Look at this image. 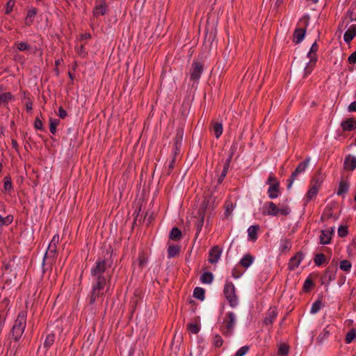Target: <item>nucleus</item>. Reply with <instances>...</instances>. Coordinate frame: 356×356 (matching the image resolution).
<instances>
[{"instance_id":"nucleus-1","label":"nucleus","mask_w":356,"mask_h":356,"mask_svg":"<svg viewBox=\"0 0 356 356\" xmlns=\"http://www.w3.org/2000/svg\"><path fill=\"white\" fill-rule=\"evenodd\" d=\"M108 266L103 259L97 260L91 268L92 289L89 295L90 305L103 302L104 297L110 293L111 275L108 274Z\"/></svg>"},{"instance_id":"nucleus-2","label":"nucleus","mask_w":356,"mask_h":356,"mask_svg":"<svg viewBox=\"0 0 356 356\" xmlns=\"http://www.w3.org/2000/svg\"><path fill=\"white\" fill-rule=\"evenodd\" d=\"M291 213L290 207L286 204L276 205L273 202H266L262 207V213L264 216H286Z\"/></svg>"},{"instance_id":"nucleus-3","label":"nucleus","mask_w":356,"mask_h":356,"mask_svg":"<svg viewBox=\"0 0 356 356\" xmlns=\"http://www.w3.org/2000/svg\"><path fill=\"white\" fill-rule=\"evenodd\" d=\"M26 312H20L13 326L12 334L16 341L21 338L24 332L26 325Z\"/></svg>"},{"instance_id":"nucleus-4","label":"nucleus","mask_w":356,"mask_h":356,"mask_svg":"<svg viewBox=\"0 0 356 356\" xmlns=\"http://www.w3.org/2000/svg\"><path fill=\"white\" fill-rule=\"evenodd\" d=\"M236 323V316L233 312H229L223 318L220 330L222 333L227 337L231 336Z\"/></svg>"},{"instance_id":"nucleus-5","label":"nucleus","mask_w":356,"mask_h":356,"mask_svg":"<svg viewBox=\"0 0 356 356\" xmlns=\"http://www.w3.org/2000/svg\"><path fill=\"white\" fill-rule=\"evenodd\" d=\"M223 293L231 307H236L238 305L235 286L232 282H227L225 284Z\"/></svg>"},{"instance_id":"nucleus-6","label":"nucleus","mask_w":356,"mask_h":356,"mask_svg":"<svg viewBox=\"0 0 356 356\" xmlns=\"http://www.w3.org/2000/svg\"><path fill=\"white\" fill-rule=\"evenodd\" d=\"M356 21V0L353 1L348 9L346 15L342 18L339 24L338 29L341 33L343 30L347 28L350 22Z\"/></svg>"},{"instance_id":"nucleus-7","label":"nucleus","mask_w":356,"mask_h":356,"mask_svg":"<svg viewBox=\"0 0 356 356\" xmlns=\"http://www.w3.org/2000/svg\"><path fill=\"white\" fill-rule=\"evenodd\" d=\"M309 160L310 159L308 158L298 164L294 172H292L289 179L288 180V188H290L292 186L293 183L296 180L297 176L301 173H303L305 171V170L309 165Z\"/></svg>"},{"instance_id":"nucleus-8","label":"nucleus","mask_w":356,"mask_h":356,"mask_svg":"<svg viewBox=\"0 0 356 356\" xmlns=\"http://www.w3.org/2000/svg\"><path fill=\"white\" fill-rule=\"evenodd\" d=\"M207 205L204 203L201 204L200 209H198L197 214L198 216L196 218V220L195 222V226L196 229V237L199 235L200 233L202 226L204 225V215H205V209H206Z\"/></svg>"},{"instance_id":"nucleus-9","label":"nucleus","mask_w":356,"mask_h":356,"mask_svg":"<svg viewBox=\"0 0 356 356\" xmlns=\"http://www.w3.org/2000/svg\"><path fill=\"white\" fill-rule=\"evenodd\" d=\"M203 72V65L197 61H193L190 70V79L197 81Z\"/></svg>"},{"instance_id":"nucleus-10","label":"nucleus","mask_w":356,"mask_h":356,"mask_svg":"<svg viewBox=\"0 0 356 356\" xmlns=\"http://www.w3.org/2000/svg\"><path fill=\"white\" fill-rule=\"evenodd\" d=\"M107 11V4L104 0H96L95 6L92 10L94 17H98L100 15H104Z\"/></svg>"},{"instance_id":"nucleus-11","label":"nucleus","mask_w":356,"mask_h":356,"mask_svg":"<svg viewBox=\"0 0 356 356\" xmlns=\"http://www.w3.org/2000/svg\"><path fill=\"white\" fill-rule=\"evenodd\" d=\"M321 184V181L318 179H314L312 181V186L307 193L306 197L308 201L311 200L317 195L319 188Z\"/></svg>"},{"instance_id":"nucleus-12","label":"nucleus","mask_w":356,"mask_h":356,"mask_svg":"<svg viewBox=\"0 0 356 356\" xmlns=\"http://www.w3.org/2000/svg\"><path fill=\"white\" fill-rule=\"evenodd\" d=\"M222 250L218 246L212 248L209 251V261L211 264H216L220 258Z\"/></svg>"},{"instance_id":"nucleus-13","label":"nucleus","mask_w":356,"mask_h":356,"mask_svg":"<svg viewBox=\"0 0 356 356\" xmlns=\"http://www.w3.org/2000/svg\"><path fill=\"white\" fill-rule=\"evenodd\" d=\"M304 255L302 252H298L294 257L291 258L288 264V268L291 270H295L299 266L301 261L303 259Z\"/></svg>"},{"instance_id":"nucleus-14","label":"nucleus","mask_w":356,"mask_h":356,"mask_svg":"<svg viewBox=\"0 0 356 356\" xmlns=\"http://www.w3.org/2000/svg\"><path fill=\"white\" fill-rule=\"evenodd\" d=\"M356 36V24H352L343 35V40L346 43L350 42Z\"/></svg>"},{"instance_id":"nucleus-15","label":"nucleus","mask_w":356,"mask_h":356,"mask_svg":"<svg viewBox=\"0 0 356 356\" xmlns=\"http://www.w3.org/2000/svg\"><path fill=\"white\" fill-rule=\"evenodd\" d=\"M333 229H327L321 231L320 236V242L321 244L326 245L329 244L331 241Z\"/></svg>"},{"instance_id":"nucleus-16","label":"nucleus","mask_w":356,"mask_h":356,"mask_svg":"<svg viewBox=\"0 0 356 356\" xmlns=\"http://www.w3.org/2000/svg\"><path fill=\"white\" fill-rule=\"evenodd\" d=\"M280 182H275L269 185L267 193L270 199H275L280 195Z\"/></svg>"},{"instance_id":"nucleus-17","label":"nucleus","mask_w":356,"mask_h":356,"mask_svg":"<svg viewBox=\"0 0 356 356\" xmlns=\"http://www.w3.org/2000/svg\"><path fill=\"white\" fill-rule=\"evenodd\" d=\"M344 168L347 170L353 171L356 168V156L350 154L345 158Z\"/></svg>"},{"instance_id":"nucleus-18","label":"nucleus","mask_w":356,"mask_h":356,"mask_svg":"<svg viewBox=\"0 0 356 356\" xmlns=\"http://www.w3.org/2000/svg\"><path fill=\"white\" fill-rule=\"evenodd\" d=\"M342 129L346 131H350L356 128V122L353 118H349L341 122Z\"/></svg>"},{"instance_id":"nucleus-19","label":"nucleus","mask_w":356,"mask_h":356,"mask_svg":"<svg viewBox=\"0 0 356 356\" xmlns=\"http://www.w3.org/2000/svg\"><path fill=\"white\" fill-rule=\"evenodd\" d=\"M306 33V29H296L293 33V42L296 44L301 42Z\"/></svg>"},{"instance_id":"nucleus-20","label":"nucleus","mask_w":356,"mask_h":356,"mask_svg":"<svg viewBox=\"0 0 356 356\" xmlns=\"http://www.w3.org/2000/svg\"><path fill=\"white\" fill-rule=\"evenodd\" d=\"M1 89L2 87L0 86V106L7 105L13 99L10 92H2Z\"/></svg>"},{"instance_id":"nucleus-21","label":"nucleus","mask_w":356,"mask_h":356,"mask_svg":"<svg viewBox=\"0 0 356 356\" xmlns=\"http://www.w3.org/2000/svg\"><path fill=\"white\" fill-rule=\"evenodd\" d=\"M259 229V225H251L248 229V239L255 241L257 239V232Z\"/></svg>"},{"instance_id":"nucleus-22","label":"nucleus","mask_w":356,"mask_h":356,"mask_svg":"<svg viewBox=\"0 0 356 356\" xmlns=\"http://www.w3.org/2000/svg\"><path fill=\"white\" fill-rule=\"evenodd\" d=\"M349 189V184L346 181L341 180L337 191V195H344Z\"/></svg>"},{"instance_id":"nucleus-23","label":"nucleus","mask_w":356,"mask_h":356,"mask_svg":"<svg viewBox=\"0 0 356 356\" xmlns=\"http://www.w3.org/2000/svg\"><path fill=\"white\" fill-rule=\"evenodd\" d=\"M253 261L254 257L252 255L248 254L242 257L239 263L243 267L248 268L252 264Z\"/></svg>"},{"instance_id":"nucleus-24","label":"nucleus","mask_w":356,"mask_h":356,"mask_svg":"<svg viewBox=\"0 0 356 356\" xmlns=\"http://www.w3.org/2000/svg\"><path fill=\"white\" fill-rule=\"evenodd\" d=\"M232 159V154H231L228 156V158L226 159L225 163L223 166L222 171L221 175L218 179V182L220 183L223 180V179L226 177V175L228 172V169L229 168V164L231 163Z\"/></svg>"},{"instance_id":"nucleus-25","label":"nucleus","mask_w":356,"mask_h":356,"mask_svg":"<svg viewBox=\"0 0 356 356\" xmlns=\"http://www.w3.org/2000/svg\"><path fill=\"white\" fill-rule=\"evenodd\" d=\"M277 312L275 309H270L267 313V316L264 319V323L266 325L272 324L276 318Z\"/></svg>"},{"instance_id":"nucleus-26","label":"nucleus","mask_w":356,"mask_h":356,"mask_svg":"<svg viewBox=\"0 0 356 356\" xmlns=\"http://www.w3.org/2000/svg\"><path fill=\"white\" fill-rule=\"evenodd\" d=\"M200 280L203 284H211L213 280V275L210 272H205L201 275Z\"/></svg>"},{"instance_id":"nucleus-27","label":"nucleus","mask_w":356,"mask_h":356,"mask_svg":"<svg viewBox=\"0 0 356 356\" xmlns=\"http://www.w3.org/2000/svg\"><path fill=\"white\" fill-rule=\"evenodd\" d=\"M193 296L200 300H203L205 298L204 289L201 287H195L193 291Z\"/></svg>"},{"instance_id":"nucleus-28","label":"nucleus","mask_w":356,"mask_h":356,"mask_svg":"<svg viewBox=\"0 0 356 356\" xmlns=\"http://www.w3.org/2000/svg\"><path fill=\"white\" fill-rule=\"evenodd\" d=\"M36 14H37V10L35 8H33V9L29 10L26 17V22H25L26 25L30 26L32 24Z\"/></svg>"},{"instance_id":"nucleus-29","label":"nucleus","mask_w":356,"mask_h":356,"mask_svg":"<svg viewBox=\"0 0 356 356\" xmlns=\"http://www.w3.org/2000/svg\"><path fill=\"white\" fill-rule=\"evenodd\" d=\"M181 236V232L177 227H173L170 233V238L174 241L179 240Z\"/></svg>"},{"instance_id":"nucleus-30","label":"nucleus","mask_w":356,"mask_h":356,"mask_svg":"<svg viewBox=\"0 0 356 356\" xmlns=\"http://www.w3.org/2000/svg\"><path fill=\"white\" fill-rule=\"evenodd\" d=\"M339 268L343 271L349 273L351 270L352 264L348 260L344 259L340 261Z\"/></svg>"},{"instance_id":"nucleus-31","label":"nucleus","mask_w":356,"mask_h":356,"mask_svg":"<svg viewBox=\"0 0 356 356\" xmlns=\"http://www.w3.org/2000/svg\"><path fill=\"white\" fill-rule=\"evenodd\" d=\"M180 248L177 245H170L168 248V256L169 258L175 257L179 252Z\"/></svg>"},{"instance_id":"nucleus-32","label":"nucleus","mask_w":356,"mask_h":356,"mask_svg":"<svg viewBox=\"0 0 356 356\" xmlns=\"http://www.w3.org/2000/svg\"><path fill=\"white\" fill-rule=\"evenodd\" d=\"M291 248V243L289 239L284 238L281 241L280 250L282 252H284L290 250Z\"/></svg>"},{"instance_id":"nucleus-33","label":"nucleus","mask_w":356,"mask_h":356,"mask_svg":"<svg viewBox=\"0 0 356 356\" xmlns=\"http://www.w3.org/2000/svg\"><path fill=\"white\" fill-rule=\"evenodd\" d=\"M60 122L57 119H49V130L50 132L53 134H55L56 132V127L59 124Z\"/></svg>"},{"instance_id":"nucleus-34","label":"nucleus","mask_w":356,"mask_h":356,"mask_svg":"<svg viewBox=\"0 0 356 356\" xmlns=\"http://www.w3.org/2000/svg\"><path fill=\"white\" fill-rule=\"evenodd\" d=\"M356 338V330H350L346 336V343H350Z\"/></svg>"},{"instance_id":"nucleus-35","label":"nucleus","mask_w":356,"mask_h":356,"mask_svg":"<svg viewBox=\"0 0 356 356\" xmlns=\"http://www.w3.org/2000/svg\"><path fill=\"white\" fill-rule=\"evenodd\" d=\"M13 189V184L10 176L4 177L3 190L10 191Z\"/></svg>"},{"instance_id":"nucleus-36","label":"nucleus","mask_w":356,"mask_h":356,"mask_svg":"<svg viewBox=\"0 0 356 356\" xmlns=\"http://www.w3.org/2000/svg\"><path fill=\"white\" fill-rule=\"evenodd\" d=\"M223 128L221 123H216L213 125V131L215 136L218 138L222 134Z\"/></svg>"},{"instance_id":"nucleus-37","label":"nucleus","mask_w":356,"mask_h":356,"mask_svg":"<svg viewBox=\"0 0 356 356\" xmlns=\"http://www.w3.org/2000/svg\"><path fill=\"white\" fill-rule=\"evenodd\" d=\"M13 220V217L12 216H7L6 217L3 218L0 214V225H8L12 223Z\"/></svg>"},{"instance_id":"nucleus-38","label":"nucleus","mask_w":356,"mask_h":356,"mask_svg":"<svg viewBox=\"0 0 356 356\" xmlns=\"http://www.w3.org/2000/svg\"><path fill=\"white\" fill-rule=\"evenodd\" d=\"M322 307V302L321 300H316L312 304L310 312L312 314H316Z\"/></svg>"},{"instance_id":"nucleus-39","label":"nucleus","mask_w":356,"mask_h":356,"mask_svg":"<svg viewBox=\"0 0 356 356\" xmlns=\"http://www.w3.org/2000/svg\"><path fill=\"white\" fill-rule=\"evenodd\" d=\"M54 340H55V336L54 334H48L45 339L44 342V346L47 348L51 346L53 344Z\"/></svg>"},{"instance_id":"nucleus-40","label":"nucleus","mask_w":356,"mask_h":356,"mask_svg":"<svg viewBox=\"0 0 356 356\" xmlns=\"http://www.w3.org/2000/svg\"><path fill=\"white\" fill-rule=\"evenodd\" d=\"M278 355L282 356H286L289 353V346L286 344H282L280 345L278 351Z\"/></svg>"},{"instance_id":"nucleus-41","label":"nucleus","mask_w":356,"mask_h":356,"mask_svg":"<svg viewBox=\"0 0 356 356\" xmlns=\"http://www.w3.org/2000/svg\"><path fill=\"white\" fill-rule=\"evenodd\" d=\"M200 327L196 323L188 324V330L193 334H197L200 331Z\"/></svg>"},{"instance_id":"nucleus-42","label":"nucleus","mask_w":356,"mask_h":356,"mask_svg":"<svg viewBox=\"0 0 356 356\" xmlns=\"http://www.w3.org/2000/svg\"><path fill=\"white\" fill-rule=\"evenodd\" d=\"M250 350V347L248 346H244L241 348H240L236 353H235L234 356H244Z\"/></svg>"},{"instance_id":"nucleus-43","label":"nucleus","mask_w":356,"mask_h":356,"mask_svg":"<svg viewBox=\"0 0 356 356\" xmlns=\"http://www.w3.org/2000/svg\"><path fill=\"white\" fill-rule=\"evenodd\" d=\"M325 261V256L323 254H318L314 257V263L316 266H321Z\"/></svg>"},{"instance_id":"nucleus-44","label":"nucleus","mask_w":356,"mask_h":356,"mask_svg":"<svg viewBox=\"0 0 356 356\" xmlns=\"http://www.w3.org/2000/svg\"><path fill=\"white\" fill-rule=\"evenodd\" d=\"M16 47L19 51H26L30 49V46L25 42H20L17 43Z\"/></svg>"},{"instance_id":"nucleus-45","label":"nucleus","mask_w":356,"mask_h":356,"mask_svg":"<svg viewBox=\"0 0 356 356\" xmlns=\"http://www.w3.org/2000/svg\"><path fill=\"white\" fill-rule=\"evenodd\" d=\"M335 273L336 270L333 272L330 268H328L325 271V277L327 278L330 281L333 280L335 279Z\"/></svg>"},{"instance_id":"nucleus-46","label":"nucleus","mask_w":356,"mask_h":356,"mask_svg":"<svg viewBox=\"0 0 356 356\" xmlns=\"http://www.w3.org/2000/svg\"><path fill=\"white\" fill-rule=\"evenodd\" d=\"M314 66L315 64H313L312 63H308L304 70L305 76H307L308 74H311L314 70Z\"/></svg>"},{"instance_id":"nucleus-47","label":"nucleus","mask_w":356,"mask_h":356,"mask_svg":"<svg viewBox=\"0 0 356 356\" xmlns=\"http://www.w3.org/2000/svg\"><path fill=\"white\" fill-rule=\"evenodd\" d=\"M223 343V340L220 335H216L213 339V344L216 347H220Z\"/></svg>"},{"instance_id":"nucleus-48","label":"nucleus","mask_w":356,"mask_h":356,"mask_svg":"<svg viewBox=\"0 0 356 356\" xmlns=\"http://www.w3.org/2000/svg\"><path fill=\"white\" fill-rule=\"evenodd\" d=\"M348 234V228L346 226H340L338 228V234L341 237L346 236Z\"/></svg>"},{"instance_id":"nucleus-49","label":"nucleus","mask_w":356,"mask_h":356,"mask_svg":"<svg viewBox=\"0 0 356 356\" xmlns=\"http://www.w3.org/2000/svg\"><path fill=\"white\" fill-rule=\"evenodd\" d=\"M13 6H14V1H13L12 0H9V1L6 3V8H5L6 14H9L13 10Z\"/></svg>"},{"instance_id":"nucleus-50","label":"nucleus","mask_w":356,"mask_h":356,"mask_svg":"<svg viewBox=\"0 0 356 356\" xmlns=\"http://www.w3.org/2000/svg\"><path fill=\"white\" fill-rule=\"evenodd\" d=\"M232 275L234 278L237 279L243 275V273L240 271L238 267H235L232 269Z\"/></svg>"},{"instance_id":"nucleus-51","label":"nucleus","mask_w":356,"mask_h":356,"mask_svg":"<svg viewBox=\"0 0 356 356\" xmlns=\"http://www.w3.org/2000/svg\"><path fill=\"white\" fill-rule=\"evenodd\" d=\"M312 285H313L312 280L311 279H309V278H307L305 281L303 288H304L305 291H309L311 289Z\"/></svg>"},{"instance_id":"nucleus-52","label":"nucleus","mask_w":356,"mask_h":356,"mask_svg":"<svg viewBox=\"0 0 356 356\" xmlns=\"http://www.w3.org/2000/svg\"><path fill=\"white\" fill-rule=\"evenodd\" d=\"M275 182H279V181L273 173H270L266 181V184L270 185Z\"/></svg>"},{"instance_id":"nucleus-53","label":"nucleus","mask_w":356,"mask_h":356,"mask_svg":"<svg viewBox=\"0 0 356 356\" xmlns=\"http://www.w3.org/2000/svg\"><path fill=\"white\" fill-rule=\"evenodd\" d=\"M34 127L36 129H38V130L42 129V122L38 118H37L35 120Z\"/></svg>"},{"instance_id":"nucleus-54","label":"nucleus","mask_w":356,"mask_h":356,"mask_svg":"<svg viewBox=\"0 0 356 356\" xmlns=\"http://www.w3.org/2000/svg\"><path fill=\"white\" fill-rule=\"evenodd\" d=\"M234 209V206L232 203H229V204H227V207H226V210H225V214L226 216H228L231 214V213L232 212Z\"/></svg>"},{"instance_id":"nucleus-55","label":"nucleus","mask_w":356,"mask_h":356,"mask_svg":"<svg viewBox=\"0 0 356 356\" xmlns=\"http://www.w3.org/2000/svg\"><path fill=\"white\" fill-rule=\"evenodd\" d=\"M307 57L309 58V63H312L313 64H316L317 60V56L315 54H309V51L307 53Z\"/></svg>"},{"instance_id":"nucleus-56","label":"nucleus","mask_w":356,"mask_h":356,"mask_svg":"<svg viewBox=\"0 0 356 356\" xmlns=\"http://www.w3.org/2000/svg\"><path fill=\"white\" fill-rule=\"evenodd\" d=\"M348 60L350 64H355L356 63V51L349 56Z\"/></svg>"},{"instance_id":"nucleus-57","label":"nucleus","mask_w":356,"mask_h":356,"mask_svg":"<svg viewBox=\"0 0 356 356\" xmlns=\"http://www.w3.org/2000/svg\"><path fill=\"white\" fill-rule=\"evenodd\" d=\"M318 49V46L317 43L316 42H314L309 49V54H316Z\"/></svg>"},{"instance_id":"nucleus-58","label":"nucleus","mask_w":356,"mask_h":356,"mask_svg":"<svg viewBox=\"0 0 356 356\" xmlns=\"http://www.w3.org/2000/svg\"><path fill=\"white\" fill-rule=\"evenodd\" d=\"M67 113L66 111L63 108L60 107L58 109V115L60 118L64 119L67 116Z\"/></svg>"},{"instance_id":"nucleus-59","label":"nucleus","mask_w":356,"mask_h":356,"mask_svg":"<svg viewBox=\"0 0 356 356\" xmlns=\"http://www.w3.org/2000/svg\"><path fill=\"white\" fill-rule=\"evenodd\" d=\"M59 240H60V237H59V235L58 234H55L51 241V243H52V245H57L58 243H59Z\"/></svg>"},{"instance_id":"nucleus-60","label":"nucleus","mask_w":356,"mask_h":356,"mask_svg":"<svg viewBox=\"0 0 356 356\" xmlns=\"http://www.w3.org/2000/svg\"><path fill=\"white\" fill-rule=\"evenodd\" d=\"M56 246L57 245H52V243H50L49 244L47 251L55 253L56 252Z\"/></svg>"},{"instance_id":"nucleus-61","label":"nucleus","mask_w":356,"mask_h":356,"mask_svg":"<svg viewBox=\"0 0 356 356\" xmlns=\"http://www.w3.org/2000/svg\"><path fill=\"white\" fill-rule=\"evenodd\" d=\"M56 246L57 245H52V243H50L49 244L47 251L55 253L56 252Z\"/></svg>"},{"instance_id":"nucleus-62","label":"nucleus","mask_w":356,"mask_h":356,"mask_svg":"<svg viewBox=\"0 0 356 356\" xmlns=\"http://www.w3.org/2000/svg\"><path fill=\"white\" fill-rule=\"evenodd\" d=\"M348 111L350 112L356 111V101L352 102L348 106Z\"/></svg>"},{"instance_id":"nucleus-63","label":"nucleus","mask_w":356,"mask_h":356,"mask_svg":"<svg viewBox=\"0 0 356 356\" xmlns=\"http://www.w3.org/2000/svg\"><path fill=\"white\" fill-rule=\"evenodd\" d=\"M147 263V260L144 257H139V265L140 267H143V266Z\"/></svg>"},{"instance_id":"nucleus-64","label":"nucleus","mask_w":356,"mask_h":356,"mask_svg":"<svg viewBox=\"0 0 356 356\" xmlns=\"http://www.w3.org/2000/svg\"><path fill=\"white\" fill-rule=\"evenodd\" d=\"M26 108L28 111H31L33 109V104L31 102H29L26 105Z\"/></svg>"}]
</instances>
